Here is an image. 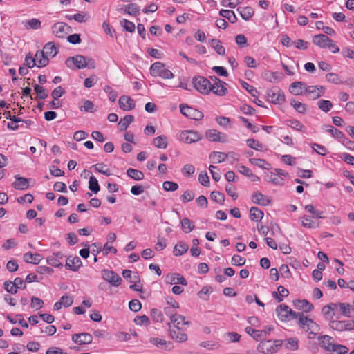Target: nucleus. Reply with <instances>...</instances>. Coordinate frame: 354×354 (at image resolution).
I'll return each mask as SVG.
<instances>
[{"instance_id":"5","label":"nucleus","mask_w":354,"mask_h":354,"mask_svg":"<svg viewBox=\"0 0 354 354\" xmlns=\"http://www.w3.org/2000/svg\"><path fill=\"white\" fill-rule=\"evenodd\" d=\"M192 83L194 88L202 94L207 95L211 91V82L205 77H195Z\"/></svg>"},{"instance_id":"61","label":"nucleus","mask_w":354,"mask_h":354,"mask_svg":"<svg viewBox=\"0 0 354 354\" xmlns=\"http://www.w3.org/2000/svg\"><path fill=\"white\" fill-rule=\"evenodd\" d=\"M339 306L342 314L346 317H349L352 306L346 303H339Z\"/></svg>"},{"instance_id":"42","label":"nucleus","mask_w":354,"mask_h":354,"mask_svg":"<svg viewBox=\"0 0 354 354\" xmlns=\"http://www.w3.org/2000/svg\"><path fill=\"white\" fill-rule=\"evenodd\" d=\"M220 15L224 18L227 19L230 22L235 23L237 20L236 16L232 10H221L219 12Z\"/></svg>"},{"instance_id":"39","label":"nucleus","mask_w":354,"mask_h":354,"mask_svg":"<svg viewBox=\"0 0 354 354\" xmlns=\"http://www.w3.org/2000/svg\"><path fill=\"white\" fill-rule=\"evenodd\" d=\"M43 51L47 56H50L51 57H55L57 53V48L53 42L46 44Z\"/></svg>"},{"instance_id":"59","label":"nucleus","mask_w":354,"mask_h":354,"mask_svg":"<svg viewBox=\"0 0 354 354\" xmlns=\"http://www.w3.org/2000/svg\"><path fill=\"white\" fill-rule=\"evenodd\" d=\"M246 260L240 255L235 254L232 257L231 263L234 266H242L245 265Z\"/></svg>"},{"instance_id":"23","label":"nucleus","mask_w":354,"mask_h":354,"mask_svg":"<svg viewBox=\"0 0 354 354\" xmlns=\"http://www.w3.org/2000/svg\"><path fill=\"white\" fill-rule=\"evenodd\" d=\"M170 336L176 342H185L187 339L186 333L181 331V328L170 329Z\"/></svg>"},{"instance_id":"56","label":"nucleus","mask_w":354,"mask_h":354,"mask_svg":"<svg viewBox=\"0 0 354 354\" xmlns=\"http://www.w3.org/2000/svg\"><path fill=\"white\" fill-rule=\"evenodd\" d=\"M162 188L166 192H174L178 189V185L172 181H165L162 184Z\"/></svg>"},{"instance_id":"1","label":"nucleus","mask_w":354,"mask_h":354,"mask_svg":"<svg viewBox=\"0 0 354 354\" xmlns=\"http://www.w3.org/2000/svg\"><path fill=\"white\" fill-rule=\"evenodd\" d=\"M298 324L306 332L309 333L308 338H313L319 330V326L313 319L305 317L302 313L298 317Z\"/></svg>"},{"instance_id":"26","label":"nucleus","mask_w":354,"mask_h":354,"mask_svg":"<svg viewBox=\"0 0 354 354\" xmlns=\"http://www.w3.org/2000/svg\"><path fill=\"white\" fill-rule=\"evenodd\" d=\"M328 41H330V38L324 34L315 35L313 39V42L322 48L327 47Z\"/></svg>"},{"instance_id":"60","label":"nucleus","mask_w":354,"mask_h":354,"mask_svg":"<svg viewBox=\"0 0 354 354\" xmlns=\"http://www.w3.org/2000/svg\"><path fill=\"white\" fill-rule=\"evenodd\" d=\"M120 24L122 26L124 27V28L127 31H128L129 32H133L135 30V28H136L135 24L133 22L129 21L127 19H123L122 20H121Z\"/></svg>"},{"instance_id":"44","label":"nucleus","mask_w":354,"mask_h":354,"mask_svg":"<svg viewBox=\"0 0 354 354\" xmlns=\"http://www.w3.org/2000/svg\"><path fill=\"white\" fill-rule=\"evenodd\" d=\"M153 144L159 149H165L167 146V138L165 136H159L153 139Z\"/></svg>"},{"instance_id":"13","label":"nucleus","mask_w":354,"mask_h":354,"mask_svg":"<svg viewBox=\"0 0 354 354\" xmlns=\"http://www.w3.org/2000/svg\"><path fill=\"white\" fill-rule=\"evenodd\" d=\"M71 27L64 22H57L52 27L53 33L59 38H64Z\"/></svg>"},{"instance_id":"53","label":"nucleus","mask_w":354,"mask_h":354,"mask_svg":"<svg viewBox=\"0 0 354 354\" xmlns=\"http://www.w3.org/2000/svg\"><path fill=\"white\" fill-rule=\"evenodd\" d=\"M302 226L308 228H316L319 227V223L313 221L308 216H304L301 222Z\"/></svg>"},{"instance_id":"22","label":"nucleus","mask_w":354,"mask_h":354,"mask_svg":"<svg viewBox=\"0 0 354 354\" xmlns=\"http://www.w3.org/2000/svg\"><path fill=\"white\" fill-rule=\"evenodd\" d=\"M149 342L155 345L156 347L165 350L169 351L173 348L172 344L170 342H167L166 340L158 337H151L149 339Z\"/></svg>"},{"instance_id":"47","label":"nucleus","mask_w":354,"mask_h":354,"mask_svg":"<svg viewBox=\"0 0 354 354\" xmlns=\"http://www.w3.org/2000/svg\"><path fill=\"white\" fill-rule=\"evenodd\" d=\"M318 107L325 113L328 112L333 107V104L327 100H320L317 102Z\"/></svg>"},{"instance_id":"55","label":"nucleus","mask_w":354,"mask_h":354,"mask_svg":"<svg viewBox=\"0 0 354 354\" xmlns=\"http://www.w3.org/2000/svg\"><path fill=\"white\" fill-rule=\"evenodd\" d=\"M209 158L216 159L218 163H221L226 160V153L220 151H213L209 155Z\"/></svg>"},{"instance_id":"14","label":"nucleus","mask_w":354,"mask_h":354,"mask_svg":"<svg viewBox=\"0 0 354 354\" xmlns=\"http://www.w3.org/2000/svg\"><path fill=\"white\" fill-rule=\"evenodd\" d=\"M201 139V136L194 131H184L180 134V140L186 143H192Z\"/></svg>"},{"instance_id":"50","label":"nucleus","mask_w":354,"mask_h":354,"mask_svg":"<svg viewBox=\"0 0 354 354\" xmlns=\"http://www.w3.org/2000/svg\"><path fill=\"white\" fill-rule=\"evenodd\" d=\"M82 111L93 113L95 111L93 103L90 100H84L83 104L80 106Z\"/></svg>"},{"instance_id":"20","label":"nucleus","mask_w":354,"mask_h":354,"mask_svg":"<svg viewBox=\"0 0 354 354\" xmlns=\"http://www.w3.org/2000/svg\"><path fill=\"white\" fill-rule=\"evenodd\" d=\"M16 180L12 183V186L18 190H25L29 186V179L21 177L19 175L15 176Z\"/></svg>"},{"instance_id":"21","label":"nucleus","mask_w":354,"mask_h":354,"mask_svg":"<svg viewBox=\"0 0 354 354\" xmlns=\"http://www.w3.org/2000/svg\"><path fill=\"white\" fill-rule=\"evenodd\" d=\"M252 201L253 203L263 206H267L271 202L268 196L259 192L252 194Z\"/></svg>"},{"instance_id":"19","label":"nucleus","mask_w":354,"mask_h":354,"mask_svg":"<svg viewBox=\"0 0 354 354\" xmlns=\"http://www.w3.org/2000/svg\"><path fill=\"white\" fill-rule=\"evenodd\" d=\"M82 266V261L78 257H69L66 261L65 267L67 270L77 271Z\"/></svg>"},{"instance_id":"57","label":"nucleus","mask_w":354,"mask_h":354,"mask_svg":"<svg viewBox=\"0 0 354 354\" xmlns=\"http://www.w3.org/2000/svg\"><path fill=\"white\" fill-rule=\"evenodd\" d=\"M26 28H31L34 30L39 29L41 27V21L35 18L28 20L25 24Z\"/></svg>"},{"instance_id":"8","label":"nucleus","mask_w":354,"mask_h":354,"mask_svg":"<svg viewBox=\"0 0 354 354\" xmlns=\"http://www.w3.org/2000/svg\"><path fill=\"white\" fill-rule=\"evenodd\" d=\"M211 79L213 81V83H211V91L218 96L225 95L227 93V89L225 86L226 84L216 76L211 77Z\"/></svg>"},{"instance_id":"32","label":"nucleus","mask_w":354,"mask_h":354,"mask_svg":"<svg viewBox=\"0 0 354 354\" xmlns=\"http://www.w3.org/2000/svg\"><path fill=\"white\" fill-rule=\"evenodd\" d=\"M209 44L211 46L214 48V50L220 55H224L225 54V48L221 44L220 40L217 39H212L209 41Z\"/></svg>"},{"instance_id":"48","label":"nucleus","mask_w":354,"mask_h":354,"mask_svg":"<svg viewBox=\"0 0 354 354\" xmlns=\"http://www.w3.org/2000/svg\"><path fill=\"white\" fill-rule=\"evenodd\" d=\"M88 189L95 194H97L100 189L98 181L95 176H91L88 181Z\"/></svg>"},{"instance_id":"52","label":"nucleus","mask_w":354,"mask_h":354,"mask_svg":"<svg viewBox=\"0 0 354 354\" xmlns=\"http://www.w3.org/2000/svg\"><path fill=\"white\" fill-rule=\"evenodd\" d=\"M298 303L299 304V308L306 313L310 312L314 308L313 305L306 299L299 300Z\"/></svg>"},{"instance_id":"7","label":"nucleus","mask_w":354,"mask_h":354,"mask_svg":"<svg viewBox=\"0 0 354 354\" xmlns=\"http://www.w3.org/2000/svg\"><path fill=\"white\" fill-rule=\"evenodd\" d=\"M179 107L181 113L191 119L200 120L204 116L201 111L187 104H180Z\"/></svg>"},{"instance_id":"49","label":"nucleus","mask_w":354,"mask_h":354,"mask_svg":"<svg viewBox=\"0 0 354 354\" xmlns=\"http://www.w3.org/2000/svg\"><path fill=\"white\" fill-rule=\"evenodd\" d=\"M151 316L154 322H162L164 321L162 313L157 308H152L151 310Z\"/></svg>"},{"instance_id":"29","label":"nucleus","mask_w":354,"mask_h":354,"mask_svg":"<svg viewBox=\"0 0 354 354\" xmlns=\"http://www.w3.org/2000/svg\"><path fill=\"white\" fill-rule=\"evenodd\" d=\"M24 261L26 263L39 264L41 260V257L39 254H32L27 252L24 254Z\"/></svg>"},{"instance_id":"17","label":"nucleus","mask_w":354,"mask_h":354,"mask_svg":"<svg viewBox=\"0 0 354 354\" xmlns=\"http://www.w3.org/2000/svg\"><path fill=\"white\" fill-rule=\"evenodd\" d=\"M72 340L77 344H88L93 341V337L88 333H76L73 335Z\"/></svg>"},{"instance_id":"27","label":"nucleus","mask_w":354,"mask_h":354,"mask_svg":"<svg viewBox=\"0 0 354 354\" xmlns=\"http://www.w3.org/2000/svg\"><path fill=\"white\" fill-rule=\"evenodd\" d=\"M171 322L174 324L176 328H180V325H189V322L185 320V317L183 315L175 314L171 315Z\"/></svg>"},{"instance_id":"4","label":"nucleus","mask_w":354,"mask_h":354,"mask_svg":"<svg viewBox=\"0 0 354 354\" xmlns=\"http://www.w3.org/2000/svg\"><path fill=\"white\" fill-rule=\"evenodd\" d=\"M282 343L283 341L279 339L274 341L266 340L259 344L257 350L263 353L272 354L275 353L278 348L281 346Z\"/></svg>"},{"instance_id":"3","label":"nucleus","mask_w":354,"mask_h":354,"mask_svg":"<svg viewBox=\"0 0 354 354\" xmlns=\"http://www.w3.org/2000/svg\"><path fill=\"white\" fill-rule=\"evenodd\" d=\"M276 312L281 321H288L297 319L301 313L293 311L286 304H281L277 306Z\"/></svg>"},{"instance_id":"51","label":"nucleus","mask_w":354,"mask_h":354,"mask_svg":"<svg viewBox=\"0 0 354 354\" xmlns=\"http://www.w3.org/2000/svg\"><path fill=\"white\" fill-rule=\"evenodd\" d=\"M326 79L328 82L339 84H343L344 81H342L340 78V77L333 73H329L326 75Z\"/></svg>"},{"instance_id":"24","label":"nucleus","mask_w":354,"mask_h":354,"mask_svg":"<svg viewBox=\"0 0 354 354\" xmlns=\"http://www.w3.org/2000/svg\"><path fill=\"white\" fill-rule=\"evenodd\" d=\"M334 343L335 342L330 336L326 335L319 337V345L328 352Z\"/></svg>"},{"instance_id":"41","label":"nucleus","mask_w":354,"mask_h":354,"mask_svg":"<svg viewBox=\"0 0 354 354\" xmlns=\"http://www.w3.org/2000/svg\"><path fill=\"white\" fill-rule=\"evenodd\" d=\"M245 330L255 340H259L263 337V331L254 329L250 326L246 327Z\"/></svg>"},{"instance_id":"64","label":"nucleus","mask_w":354,"mask_h":354,"mask_svg":"<svg viewBox=\"0 0 354 354\" xmlns=\"http://www.w3.org/2000/svg\"><path fill=\"white\" fill-rule=\"evenodd\" d=\"M59 301H61V304L63 307L68 308V307L72 306V304L73 303V297L72 296L66 295H63L61 297Z\"/></svg>"},{"instance_id":"25","label":"nucleus","mask_w":354,"mask_h":354,"mask_svg":"<svg viewBox=\"0 0 354 354\" xmlns=\"http://www.w3.org/2000/svg\"><path fill=\"white\" fill-rule=\"evenodd\" d=\"M47 55L43 50H37L36 52L35 59V62H37L38 67H44L46 66L48 64V58L46 57Z\"/></svg>"},{"instance_id":"10","label":"nucleus","mask_w":354,"mask_h":354,"mask_svg":"<svg viewBox=\"0 0 354 354\" xmlns=\"http://www.w3.org/2000/svg\"><path fill=\"white\" fill-rule=\"evenodd\" d=\"M325 88L322 86H306L305 87L304 93L312 100H315L324 95Z\"/></svg>"},{"instance_id":"40","label":"nucleus","mask_w":354,"mask_h":354,"mask_svg":"<svg viewBox=\"0 0 354 354\" xmlns=\"http://www.w3.org/2000/svg\"><path fill=\"white\" fill-rule=\"evenodd\" d=\"M124 12L130 15L137 16L140 14V7L136 3L124 6Z\"/></svg>"},{"instance_id":"43","label":"nucleus","mask_w":354,"mask_h":354,"mask_svg":"<svg viewBox=\"0 0 354 354\" xmlns=\"http://www.w3.org/2000/svg\"><path fill=\"white\" fill-rule=\"evenodd\" d=\"M282 76L281 73H279L277 72H271L268 71L265 73L264 77L266 80L270 82H277Z\"/></svg>"},{"instance_id":"35","label":"nucleus","mask_w":354,"mask_h":354,"mask_svg":"<svg viewBox=\"0 0 354 354\" xmlns=\"http://www.w3.org/2000/svg\"><path fill=\"white\" fill-rule=\"evenodd\" d=\"M348 348L344 345L334 343L328 352L330 354H346Z\"/></svg>"},{"instance_id":"46","label":"nucleus","mask_w":354,"mask_h":354,"mask_svg":"<svg viewBox=\"0 0 354 354\" xmlns=\"http://www.w3.org/2000/svg\"><path fill=\"white\" fill-rule=\"evenodd\" d=\"M328 129H326V131L330 132L334 138H335L339 140H342V141L344 140L346 137H345L344 134L341 131H339V129H337L332 126H328Z\"/></svg>"},{"instance_id":"16","label":"nucleus","mask_w":354,"mask_h":354,"mask_svg":"<svg viewBox=\"0 0 354 354\" xmlns=\"http://www.w3.org/2000/svg\"><path fill=\"white\" fill-rule=\"evenodd\" d=\"M165 281L169 284H181L186 286L187 282L183 276L178 273H169L165 277Z\"/></svg>"},{"instance_id":"9","label":"nucleus","mask_w":354,"mask_h":354,"mask_svg":"<svg viewBox=\"0 0 354 354\" xmlns=\"http://www.w3.org/2000/svg\"><path fill=\"white\" fill-rule=\"evenodd\" d=\"M329 326L332 329L339 332L351 330L354 329V322L330 320Z\"/></svg>"},{"instance_id":"12","label":"nucleus","mask_w":354,"mask_h":354,"mask_svg":"<svg viewBox=\"0 0 354 354\" xmlns=\"http://www.w3.org/2000/svg\"><path fill=\"white\" fill-rule=\"evenodd\" d=\"M102 276L105 281H106L113 286L117 287L121 283L122 278L119 276L118 274L112 270H102Z\"/></svg>"},{"instance_id":"37","label":"nucleus","mask_w":354,"mask_h":354,"mask_svg":"<svg viewBox=\"0 0 354 354\" xmlns=\"http://www.w3.org/2000/svg\"><path fill=\"white\" fill-rule=\"evenodd\" d=\"M127 174L135 180H141L144 178V174L136 169L129 168L127 170Z\"/></svg>"},{"instance_id":"18","label":"nucleus","mask_w":354,"mask_h":354,"mask_svg":"<svg viewBox=\"0 0 354 354\" xmlns=\"http://www.w3.org/2000/svg\"><path fill=\"white\" fill-rule=\"evenodd\" d=\"M119 106L123 111H130L135 108L133 100L129 96L122 95L118 101Z\"/></svg>"},{"instance_id":"38","label":"nucleus","mask_w":354,"mask_h":354,"mask_svg":"<svg viewBox=\"0 0 354 354\" xmlns=\"http://www.w3.org/2000/svg\"><path fill=\"white\" fill-rule=\"evenodd\" d=\"M180 223H181L183 231L185 233H187V234L189 233L194 228V223L190 219H189L187 218H183L180 221Z\"/></svg>"},{"instance_id":"31","label":"nucleus","mask_w":354,"mask_h":354,"mask_svg":"<svg viewBox=\"0 0 354 354\" xmlns=\"http://www.w3.org/2000/svg\"><path fill=\"white\" fill-rule=\"evenodd\" d=\"M188 245L182 242L179 241L174 248L173 254L174 256L178 257L184 254L188 250Z\"/></svg>"},{"instance_id":"2","label":"nucleus","mask_w":354,"mask_h":354,"mask_svg":"<svg viewBox=\"0 0 354 354\" xmlns=\"http://www.w3.org/2000/svg\"><path fill=\"white\" fill-rule=\"evenodd\" d=\"M150 73L153 77H161L163 79H172L174 73L165 68V64L160 62L153 63L150 67Z\"/></svg>"},{"instance_id":"11","label":"nucleus","mask_w":354,"mask_h":354,"mask_svg":"<svg viewBox=\"0 0 354 354\" xmlns=\"http://www.w3.org/2000/svg\"><path fill=\"white\" fill-rule=\"evenodd\" d=\"M267 95L272 103L280 104L285 102V95L278 88H272L268 91Z\"/></svg>"},{"instance_id":"36","label":"nucleus","mask_w":354,"mask_h":354,"mask_svg":"<svg viewBox=\"0 0 354 354\" xmlns=\"http://www.w3.org/2000/svg\"><path fill=\"white\" fill-rule=\"evenodd\" d=\"M237 11L240 13L241 17L244 20H249L254 13V10L251 7L239 8Z\"/></svg>"},{"instance_id":"45","label":"nucleus","mask_w":354,"mask_h":354,"mask_svg":"<svg viewBox=\"0 0 354 354\" xmlns=\"http://www.w3.org/2000/svg\"><path fill=\"white\" fill-rule=\"evenodd\" d=\"M249 162L260 168L269 169L270 165L263 159L250 158Z\"/></svg>"},{"instance_id":"34","label":"nucleus","mask_w":354,"mask_h":354,"mask_svg":"<svg viewBox=\"0 0 354 354\" xmlns=\"http://www.w3.org/2000/svg\"><path fill=\"white\" fill-rule=\"evenodd\" d=\"M263 212L256 207H252L250 209V217L253 221H260L263 217Z\"/></svg>"},{"instance_id":"54","label":"nucleus","mask_w":354,"mask_h":354,"mask_svg":"<svg viewBox=\"0 0 354 354\" xmlns=\"http://www.w3.org/2000/svg\"><path fill=\"white\" fill-rule=\"evenodd\" d=\"M290 105L292 106L298 113H304L306 111V105L295 100L290 101Z\"/></svg>"},{"instance_id":"30","label":"nucleus","mask_w":354,"mask_h":354,"mask_svg":"<svg viewBox=\"0 0 354 354\" xmlns=\"http://www.w3.org/2000/svg\"><path fill=\"white\" fill-rule=\"evenodd\" d=\"M134 120V117L128 115L122 118L118 123V128L120 131H125L129 124Z\"/></svg>"},{"instance_id":"33","label":"nucleus","mask_w":354,"mask_h":354,"mask_svg":"<svg viewBox=\"0 0 354 354\" xmlns=\"http://www.w3.org/2000/svg\"><path fill=\"white\" fill-rule=\"evenodd\" d=\"M277 290L278 292L275 291L272 292V297L275 298L278 302H281L283 301V297L288 296L289 292L283 286H279Z\"/></svg>"},{"instance_id":"58","label":"nucleus","mask_w":354,"mask_h":354,"mask_svg":"<svg viewBox=\"0 0 354 354\" xmlns=\"http://www.w3.org/2000/svg\"><path fill=\"white\" fill-rule=\"evenodd\" d=\"M34 90L37 94V97L40 100H44L48 97V93L45 91V89L39 86L38 84H35L34 86Z\"/></svg>"},{"instance_id":"63","label":"nucleus","mask_w":354,"mask_h":354,"mask_svg":"<svg viewBox=\"0 0 354 354\" xmlns=\"http://www.w3.org/2000/svg\"><path fill=\"white\" fill-rule=\"evenodd\" d=\"M211 198L218 203H223L225 200V196L223 194L214 191L211 193Z\"/></svg>"},{"instance_id":"28","label":"nucleus","mask_w":354,"mask_h":354,"mask_svg":"<svg viewBox=\"0 0 354 354\" xmlns=\"http://www.w3.org/2000/svg\"><path fill=\"white\" fill-rule=\"evenodd\" d=\"M306 86V84L302 82H295L290 86V91L295 95H301L302 90Z\"/></svg>"},{"instance_id":"62","label":"nucleus","mask_w":354,"mask_h":354,"mask_svg":"<svg viewBox=\"0 0 354 354\" xmlns=\"http://www.w3.org/2000/svg\"><path fill=\"white\" fill-rule=\"evenodd\" d=\"M47 263L55 268H62L63 266L62 263L56 257L53 255L47 257Z\"/></svg>"},{"instance_id":"15","label":"nucleus","mask_w":354,"mask_h":354,"mask_svg":"<svg viewBox=\"0 0 354 354\" xmlns=\"http://www.w3.org/2000/svg\"><path fill=\"white\" fill-rule=\"evenodd\" d=\"M206 138L212 142H225L227 141V136L217 130L209 129L205 132Z\"/></svg>"},{"instance_id":"6","label":"nucleus","mask_w":354,"mask_h":354,"mask_svg":"<svg viewBox=\"0 0 354 354\" xmlns=\"http://www.w3.org/2000/svg\"><path fill=\"white\" fill-rule=\"evenodd\" d=\"M65 64L67 67L72 69H82L86 68L85 57L81 55H77L73 57H68Z\"/></svg>"}]
</instances>
